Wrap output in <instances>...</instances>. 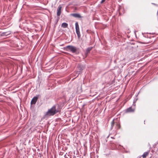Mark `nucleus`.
Here are the masks:
<instances>
[{
	"mask_svg": "<svg viewBox=\"0 0 158 158\" xmlns=\"http://www.w3.org/2000/svg\"><path fill=\"white\" fill-rule=\"evenodd\" d=\"M10 31H8L3 32L2 34V36H7L10 34Z\"/></svg>",
	"mask_w": 158,
	"mask_h": 158,
	"instance_id": "obj_11",
	"label": "nucleus"
},
{
	"mask_svg": "<svg viewBox=\"0 0 158 158\" xmlns=\"http://www.w3.org/2000/svg\"><path fill=\"white\" fill-rule=\"evenodd\" d=\"M38 99V97L37 96L34 97L31 100V104H35L36 103Z\"/></svg>",
	"mask_w": 158,
	"mask_h": 158,
	"instance_id": "obj_6",
	"label": "nucleus"
},
{
	"mask_svg": "<svg viewBox=\"0 0 158 158\" xmlns=\"http://www.w3.org/2000/svg\"><path fill=\"white\" fill-rule=\"evenodd\" d=\"M105 0H102L101 1V3H103V2H104L105 1Z\"/></svg>",
	"mask_w": 158,
	"mask_h": 158,
	"instance_id": "obj_15",
	"label": "nucleus"
},
{
	"mask_svg": "<svg viewBox=\"0 0 158 158\" xmlns=\"http://www.w3.org/2000/svg\"><path fill=\"white\" fill-rule=\"evenodd\" d=\"M149 151L144 152L142 155L143 158H145L149 154Z\"/></svg>",
	"mask_w": 158,
	"mask_h": 158,
	"instance_id": "obj_10",
	"label": "nucleus"
},
{
	"mask_svg": "<svg viewBox=\"0 0 158 158\" xmlns=\"http://www.w3.org/2000/svg\"><path fill=\"white\" fill-rule=\"evenodd\" d=\"M109 137V135L108 136V137H107V138H108Z\"/></svg>",
	"mask_w": 158,
	"mask_h": 158,
	"instance_id": "obj_18",
	"label": "nucleus"
},
{
	"mask_svg": "<svg viewBox=\"0 0 158 158\" xmlns=\"http://www.w3.org/2000/svg\"><path fill=\"white\" fill-rule=\"evenodd\" d=\"M75 25L76 31L77 35V38L78 39H80L81 35L80 32L78 22H76L75 23Z\"/></svg>",
	"mask_w": 158,
	"mask_h": 158,
	"instance_id": "obj_3",
	"label": "nucleus"
},
{
	"mask_svg": "<svg viewBox=\"0 0 158 158\" xmlns=\"http://www.w3.org/2000/svg\"><path fill=\"white\" fill-rule=\"evenodd\" d=\"M134 32L135 33V32H136L135 31Z\"/></svg>",
	"mask_w": 158,
	"mask_h": 158,
	"instance_id": "obj_19",
	"label": "nucleus"
},
{
	"mask_svg": "<svg viewBox=\"0 0 158 158\" xmlns=\"http://www.w3.org/2000/svg\"><path fill=\"white\" fill-rule=\"evenodd\" d=\"M137 100V99H136L135 100H134V101H133V103H135V102H136V101Z\"/></svg>",
	"mask_w": 158,
	"mask_h": 158,
	"instance_id": "obj_16",
	"label": "nucleus"
},
{
	"mask_svg": "<svg viewBox=\"0 0 158 158\" xmlns=\"http://www.w3.org/2000/svg\"><path fill=\"white\" fill-rule=\"evenodd\" d=\"M58 112V111L56 109L55 106H54L46 112L45 115L52 116L53 115Z\"/></svg>",
	"mask_w": 158,
	"mask_h": 158,
	"instance_id": "obj_1",
	"label": "nucleus"
},
{
	"mask_svg": "<svg viewBox=\"0 0 158 158\" xmlns=\"http://www.w3.org/2000/svg\"><path fill=\"white\" fill-rule=\"evenodd\" d=\"M66 51H70L73 53H77L78 48L72 45H68L64 48Z\"/></svg>",
	"mask_w": 158,
	"mask_h": 158,
	"instance_id": "obj_2",
	"label": "nucleus"
},
{
	"mask_svg": "<svg viewBox=\"0 0 158 158\" xmlns=\"http://www.w3.org/2000/svg\"><path fill=\"white\" fill-rule=\"evenodd\" d=\"M71 16H73L74 17L76 18H78L79 19H81L83 17V16H82L81 15L78 13H73L71 14L70 15Z\"/></svg>",
	"mask_w": 158,
	"mask_h": 158,
	"instance_id": "obj_5",
	"label": "nucleus"
},
{
	"mask_svg": "<svg viewBox=\"0 0 158 158\" xmlns=\"http://www.w3.org/2000/svg\"><path fill=\"white\" fill-rule=\"evenodd\" d=\"M62 7L59 6L57 9V15L59 16L60 15Z\"/></svg>",
	"mask_w": 158,
	"mask_h": 158,
	"instance_id": "obj_7",
	"label": "nucleus"
},
{
	"mask_svg": "<svg viewBox=\"0 0 158 158\" xmlns=\"http://www.w3.org/2000/svg\"><path fill=\"white\" fill-rule=\"evenodd\" d=\"M84 67L82 65H78L77 67V69L79 70V71H77V74L79 75L81 73V71L84 69Z\"/></svg>",
	"mask_w": 158,
	"mask_h": 158,
	"instance_id": "obj_4",
	"label": "nucleus"
},
{
	"mask_svg": "<svg viewBox=\"0 0 158 158\" xmlns=\"http://www.w3.org/2000/svg\"><path fill=\"white\" fill-rule=\"evenodd\" d=\"M114 124V120L113 119L111 122V128L112 129L113 127Z\"/></svg>",
	"mask_w": 158,
	"mask_h": 158,
	"instance_id": "obj_13",
	"label": "nucleus"
},
{
	"mask_svg": "<svg viewBox=\"0 0 158 158\" xmlns=\"http://www.w3.org/2000/svg\"><path fill=\"white\" fill-rule=\"evenodd\" d=\"M135 103H133V105H132V106L135 107Z\"/></svg>",
	"mask_w": 158,
	"mask_h": 158,
	"instance_id": "obj_14",
	"label": "nucleus"
},
{
	"mask_svg": "<svg viewBox=\"0 0 158 158\" xmlns=\"http://www.w3.org/2000/svg\"><path fill=\"white\" fill-rule=\"evenodd\" d=\"M92 47H89L86 49L85 52V55L86 57L88 56V53H89L90 51L92 49Z\"/></svg>",
	"mask_w": 158,
	"mask_h": 158,
	"instance_id": "obj_9",
	"label": "nucleus"
},
{
	"mask_svg": "<svg viewBox=\"0 0 158 158\" xmlns=\"http://www.w3.org/2000/svg\"><path fill=\"white\" fill-rule=\"evenodd\" d=\"M68 24L66 23H63L62 24L61 27L64 28H66L68 27Z\"/></svg>",
	"mask_w": 158,
	"mask_h": 158,
	"instance_id": "obj_12",
	"label": "nucleus"
},
{
	"mask_svg": "<svg viewBox=\"0 0 158 158\" xmlns=\"http://www.w3.org/2000/svg\"><path fill=\"white\" fill-rule=\"evenodd\" d=\"M135 110V108H132V106L127 108L126 110V112H134Z\"/></svg>",
	"mask_w": 158,
	"mask_h": 158,
	"instance_id": "obj_8",
	"label": "nucleus"
},
{
	"mask_svg": "<svg viewBox=\"0 0 158 158\" xmlns=\"http://www.w3.org/2000/svg\"><path fill=\"white\" fill-rule=\"evenodd\" d=\"M152 4L153 5H154L155 6H157V5L155 3H152Z\"/></svg>",
	"mask_w": 158,
	"mask_h": 158,
	"instance_id": "obj_17",
	"label": "nucleus"
}]
</instances>
